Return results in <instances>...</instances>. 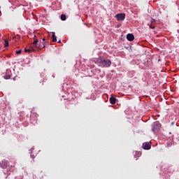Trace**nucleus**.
Wrapping results in <instances>:
<instances>
[{"label":"nucleus","instance_id":"obj_18","mask_svg":"<svg viewBox=\"0 0 179 179\" xmlns=\"http://www.w3.org/2000/svg\"><path fill=\"white\" fill-rule=\"evenodd\" d=\"M15 37H16L17 40H20V36L17 35Z\"/></svg>","mask_w":179,"mask_h":179},{"label":"nucleus","instance_id":"obj_9","mask_svg":"<svg viewBox=\"0 0 179 179\" xmlns=\"http://www.w3.org/2000/svg\"><path fill=\"white\" fill-rule=\"evenodd\" d=\"M109 101L110 104H115V103H117V99H115L114 96H110Z\"/></svg>","mask_w":179,"mask_h":179},{"label":"nucleus","instance_id":"obj_15","mask_svg":"<svg viewBox=\"0 0 179 179\" xmlns=\"http://www.w3.org/2000/svg\"><path fill=\"white\" fill-rule=\"evenodd\" d=\"M4 47H9V42L6 40L4 41Z\"/></svg>","mask_w":179,"mask_h":179},{"label":"nucleus","instance_id":"obj_12","mask_svg":"<svg viewBox=\"0 0 179 179\" xmlns=\"http://www.w3.org/2000/svg\"><path fill=\"white\" fill-rule=\"evenodd\" d=\"M52 41L53 43L57 42V36H55V32H52Z\"/></svg>","mask_w":179,"mask_h":179},{"label":"nucleus","instance_id":"obj_14","mask_svg":"<svg viewBox=\"0 0 179 179\" xmlns=\"http://www.w3.org/2000/svg\"><path fill=\"white\" fill-rule=\"evenodd\" d=\"M61 20L65 21L66 20V15L65 14H62L60 17Z\"/></svg>","mask_w":179,"mask_h":179},{"label":"nucleus","instance_id":"obj_13","mask_svg":"<svg viewBox=\"0 0 179 179\" xmlns=\"http://www.w3.org/2000/svg\"><path fill=\"white\" fill-rule=\"evenodd\" d=\"M141 156H142V152H140V151H136V155H135V157H141Z\"/></svg>","mask_w":179,"mask_h":179},{"label":"nucleus","instance_id":"obj_1","mask_svg":"<svg viewBox=\"0 0 179 179\" xmlns=\"http://www.w3.org/2000/svg\"><path fill=\"white\" fill-rule=\"evenodd\" d=\"M99 66H101V68H108L111 66V61L110 59H100L98 62Z\"/></svg>","mask_w":179,"mask_h":179},{"label":"nucleus","instance_id":"obj_21","mask_svg":"<svg viewBox=\"0 0 179 179\" xmlns=\"http://www.w3.org/2000/svg\"><path fill=\"white\" fill-rule=\"evenodd\" d=\"M58 43H61V40L58 41Z\"/></svg>","mask_w":179,"mask_h":179},{"label":"nucleus","instance_id":"obj_19","mask_svg":"<svg viewBox=\"0 0 179 179\" xmlns=\"http://www.w3.org/2000/svg\"><path fill=\"white\" fill-rule=\"evenodd\" d=\"M13 38V40H15V41H17V39L16 36H14Z\"/></svg>","mask_w":179,"mask_h":179},{"label":"nucleus","instance_id":"obj_7","mask_svg":"<svg viewBox=\"0 0 179 179\" xmlns=\"http://www.w3.org/2000/svg\"><path fill=\"white\" fill-rule=\"evenodd\" d=\"M127 38L129 41H134L135 39V36H134V34H128L127 36Z\"/></svg>","mask_w":179,"mask_h":179},{"label":"nucleus","instance_id":"obj_4","mask_svg":"<svg viewBox=\"0 0 179 179\" xmlns=\"http://www.w3.org/2000/svg\"><path fill=\"white\" fill-rule=\"evenodd\" d=\"M43 46V48H45V43L43 42L42 43H36V45H34V50H36V48H41V47Z\"/></svg>","mask_w":179,"mask_h":179},{"label":"nucleus","instance_id":"obj_6","mask_svg":"<svg viewBox=\"0 0 179 179\" xmlns=\"http://www.w3.org/2000/svg\"><path fill=\"white\" fill-rule=\"evenodd\" d=\"M9 163L6 160H3L0 164V166L2 169H6L8 167Z\"/></svg>","mask_w":179,"mask_h":179},{"label":"nucleus","instance_id":"obj_2","mask_svg":"<svg viewBox=\"0 0 179 179\" xmlns=\"http://www.w3.org/2000/svg\"><path fill=\"white\" fill-rule=\"evenodd\" d=\"M162 127V125L160 124V123L155 122L152 124V131L153 132H155V131H159V129H160V127Z\"/></svg>","mask_w":179,"mask_h":179},{"label":"nucleus","instance_id":"obj_10","mask_svg":"<svg viewBox=\"0 0 179 179\" xmlns=\"http://www.w3.org/2000/svg\"><path fill=\"white\" fill-rule=\"evenodd\" d=\"M38 43V39H37V36L36 35L34 36V43L32 44V48H34V45Z\"/></svg>","mask_w":179,"mask_h":179},{"label":"nucleus","instance_id":"obj_3","mask_svg":"<svg viewBox=\"0 0 179 179\" xmlns=\"http://www.w3.org/2000/svg\"><path fill=\"white\" fill-rule=\"evenodd\" d=\"M115 17L117 18V20H118L119 22L121 20H124V19H125V14L124 13L117 14L115 15Z\"/></svg>","mask_w":179,"mask_h":179},{"label":"nucleus","instance_id":"obj_5","mask_svg":"<svg viewBox=\"0 0 179 179\" xmlns=\"http://www.w3.org/2000/svg\"><path fill=\"white\" fill-rule=\"evenodd\" d=\"M143 148L145 150H149L152 148V145H150V143H143Z\"/></svg>","mask_w":179,"mask_h":179},{"label":"nucleus","instance_id":"obj_20","mask_svg":"<svg viewBox=\"0 0 179 179\" xmlns=\"http://www.w3.org/2000/svg\"><path fill=\"white\" fill-rule=\"evenodd\" d=\"M42 40H43V41H45V38H43Z\"/></svg>","mask_w":179,"mask_h":179},{"label":"nucleus","instance_id":"obj_11","mask_svg":"<svg viewBox=\"0 0 179 179\" xmlns=\"http://www.w3.org/2000/svg\"><path fill=\"white\" fill-rule=\"evenodd\" d=\"M150 29H155V27L153 25L156 23V20L152 18L150 20Z\"/></svg>","mask_w":179,"mask_h":179},{"label":"nucleus","instance_id":"obj_16","mask_svg":"<svg viewBox=\"0 0 179 179\" xmlns=\"http://www.w3.org/2000/svg\"><path fill=\"white\" fill-rule=\"evenodd\" d=\"M4 79H6V80L10 79V75H5Z\"/></svg>","mask_w":179,"mask_h":179},{"label":"nucleus","instance_id":"obj_8","mask_svg":"<svg viewBox=\"0 0 179 179\" xmlns=\"http://www.w3.org/2000/svg\"><path fill=\"white\" fill-rule=\"evenodd\" d=\"M33 51H36V49H34V48H33L32 45H31L29 47V48H24V52H33Z\"/></svg>","mask_w":179,"mask_h":179},{"label":"nucleus","instance_id":"obj_17","mask_svg":"<svg viewBox=\"0 0 179 179\" xmlns=\"http://www.w3.org/2000/svg\"><path fill=\"white\" fill-rule=\"evenodd\" d=\"M16 54H17V55L22 54V50H17Z\"/></svg>","mask_w":179,"mask_h":179}]
</instances>
